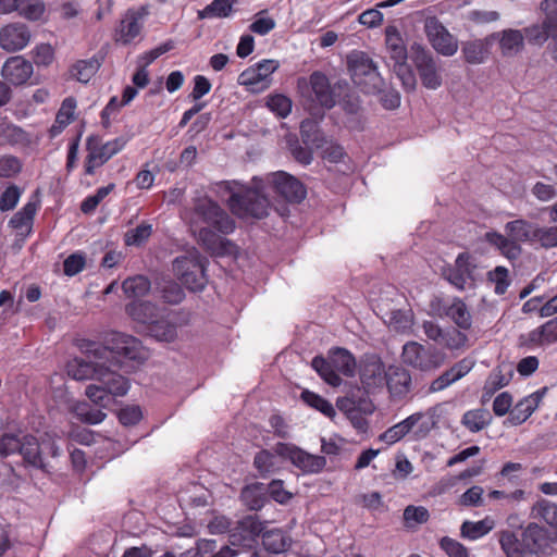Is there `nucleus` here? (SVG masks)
I'll list each match as a JSON object with an SVG mask.
<instances>
[{
    "mask_svg": "<svg viewBox=\"0 0 557 557\" xmlns=\"http://www.w3.org/2000/svg\"><path fill=\"white\" fill-rule=\"evenodd\" d=\"M262 531L263 524L257 516H246L232 525L230 543L232 546L250 547Z\"/></svg>",
    "mask_w": 557,
    "mask_h": 557,
    "instance_id": "4468645a",
    "label": "nucleus"
},
{
    "mask_svg": "<svg viewBox=\"0 0 557 557\" xmlns=\"http://www.w3.org/2000/svg\"><path fill=\"white\" fill-rule=\"evenodd\" d=\"M14 10L28 20L37 21L45 11V4L42 0H14Z\"/></svg>",
    "mask_w": 557,
    "mask_h": 557,
    "instance_id": "49530a36",
    "label": "nucleus"
},
{
    "mask_svg": "<svg viewBox=\"0 0 557 557\" xmlns=\"http://www.w3.org/2000/svg\"><path fill=\"white\" fill-rule=\"evenodd\" d=\"M267 106L280 117H286L292 111V101L284 95L270 96L268 98Z\"/></svg>",
    "mask_w": 557,
    "mask_h": 557,
    "instance_id": "052dcab7",
    "label": "nucleus"
},
{
    "mask_svg": "<svg viewBox=\"0 0 557 557\" xmlns=\"http://www.w3.org/2000/svg\"><path fill=\"white\" fill-rule=\"evenodd\" d=\"M274 451L277 456L288 459L304 473H319L326 466L325 457L309 454L294 444L278 443Z\"/></svg>",
    "mask_w": 557,
    "mask_h": 557,
    "instance_id": "9d476101",
    "label": "nucleus"
},
{
    "mask_svg": "<svg viewBox=\"0 0 557 557\" xmlns=\"http://www.w3.org/2000/svg\"><path fill=\"white\" fill-rule=\"evenodd\" d=\"M75 108L76 101L74 98L69 97L63 100L55 117V123L59 125L60 129H62L72 122L74 117Z\"/></svg>",
    "mask_w": 557,
    "mask_h": 557,
    "instance_id": "0e129e2a",
    "label": "nucleus"
},
{
    "mask_svg": "<svg viewBox=\"0 0 557 557\" xmlns=\"http://www.w3.org/2000/svg\"><path fill=\"white\" fill-rule=\"evenodd\" d=\"M536 223L529 222L523 219L507 222L505 232L509 237L515 238L518 243H534Z\"/></svg>",
    "mask_w": 557,
    "mask_h": 557,
    "instance_id": "c756f323",
    "label": "nucleus"
},
{
    "mask_svg": "<svg viewBox=\"0 0 557 557\" xmlns=\"http://www.w3.org/2000/svg\"><path fill=\"white\" fill-rule=\"evenodd\" d=\"M86 149L88 153L85 160V174L87 175H92L97 168H100L113 157L97 135H90L87 138Z\"/></svg>",
    "mask_w": 557,
    "mask_h": 557,
    "instance_id": "4be33fe9",
    "label": "nucleus"
},
{
    "mask_svg": "<svg viewBox=\"0 0 557 557\" xmlns=\"http://www.w3.org/2000/svg\"><path fill=\"white\" fill-rule=\"evenodd\" d=\"M393 71L406 90H414L417 86V79L412 69L407 64V60H403L401 62H394Z\"/></svg>",
    "mask_w": 557,
    "mask_h": 557,
    "instance_id": "864d4df0",
    "label": "nucleus"
},
{
    "mask_svg": "<svg viewBox=\"0 0 557 557\" xmlns=\"http://www.w3.org/2000/svg\"><path fill=\"white\" fill-rule=\"evenodd\" d=\"M126 312L133 320L147 325L158 317L157 307L149 301H133L127 305Z\"/></svg>",
    "mask_w": 557,
    "mask_h": 557,
    "instance_id": "e433bc0d",
    "label": "nucleus"
},
{
    "mask_svg": "<svg viewBox=\"0 0 557 557\" xmlns=\"http://www.w3.org/2000/svg\"><path fill=\"white\" fill-rule=\"evenodd\" d=\"M404 524L409 530H416L418 525L428 522L429 510L423 506L409 505L404 509Z\"/></svg>",
    "mask_w": 557,
    "mask_h": 557,
    "instance_id": "a18cd8bd",
    "label": "nucleus"
},
{
    "mask_svg": "<svg viewBox=\"0 0 557 557\" xmlns=\"http://www.w3.org/2000/svg\"><path fill=\"white\" fill-rule=\"evenodd\" d=\"M253 466L262 478H268L280 469L275 455L267 449L255 456Z\"/></svg>",
    "mask_w": 557,
    "mask_h": 557,
    "instance_id": "c03bdc74",
    "label": "nucleus"
},
{
    "mask_svg": "<svg viewBox=\"0 0 557 557\" xmlns=\"http://www.w3.org/2000/svg\"><path fill=\"white\" fill-rule=\"evenodd\" d=\"M474 367V361L470 358H463L445 370L440 376L430 384L429 392L437 393L449 387L455 382L466 376Z\"/></svg>",
    "mask_w": 557,
    "mask_h": 557,
    "instance_id": "6ab92c4d",
    "label": "nucleus"
},
{
    "mask_svg": "<svg viewBox=\"0 0 557 557\" xmlns=\"http://www.w3.org/2000/svg\"><path fill=\"white\" fill-rule=\"evenodd\" d=\"M83 348L86 357L75 358L66 364L69 376L76 381L97 380L103 377V375H109L108 371L111 370V367L107 366L106 362L110 356L119 358L116 362L121 367L126 361L139 364L147 359V351L140 341L120 332L107 334L104 345L90 342Z\"/></svg>",
    "mask_w": 557,
    "mask_h": 557,
    "instance_id": "f257e3e1",
    "label": "nucleus"
},
{
    "mask_svg": "<svg viewBox=\"0 0 557 557\" xmlns=\"http://www.w3.org/2000/svg\"><path fill=\"white\" fill-rule=\"evenodd\" d=\"M425 352L426 349L421 344L408 342L403 347L401 358L406 364L424 371Z\"/></svg>",
    "mask_w": 557,
    "mask_h": 557,
    "instance_id": "ea45409f",
    "label": "nucleus"
},
{
    "mask_svg": "<svg viewBox=\"0 0 557 557\" xmlns=\"http://www.w3.org/2000/svg\"><path fill=\"white\" fill-rule=\"evenodd\" d=\"M426 35L432 47L441 54L450 57L458 50L457 39L436 20L425 25Z\"/></svg>",
    "mask_w": 557,
    "mask_h": 557,
    "instance_id": "2eb2a0df",
    "label": "nucleus"
},
{
    "mask_svg": "<svg viewBox=\"0 0 557 557\" xmlns=\"http://www.w3.org/2000/svg\"><path fill=\"white\" fill-rule=\"evenodd\" d=\"M385 44L391 60H393L394 62H401L403 60H407V49L405 47L400 33L395 26L386 27Z\"/></svg>",
    "mask_w": 557,
    "mask_h": 557,
    "instance_id": "72a5a7b5",
    "label": "nucleus"
},
{
    "mask_svg": "<svg viewBox=\"0 0 557 557\" xmlns=\"http://www.w3.org/2000/svg\"><path fill=\"white\" fill-rule=\"evenodd\" d=\"M236 0H213L202 11L199 12L201 18L206 17H226L231 14Z\"/></svg>",
    "mask_w": 557,
    "mask_h": 557,
    "instance_id": "603ef678",
    "label": "nucleus"
},
{
    "mask_svg": "<svg viewBox=\"0 0 557 557\" xmlns=\"http://www.w3.org/2000/svg\"><path fill=\"white\" fill-rule=\"evenodd\" d=\"M476 264L468 252L457 256L454 264L443 268V277L458 290L471 289L475 286Z\"/></svg>",
    "mask_w": 557,
    "mask_h": 557,
    "instance_id": "1a4fd4ad",
    "label": "nucleus"
},
{
    "mask_svg": "<svg viewBox=\"0 0 557 557\" xmlns=\"http://www.w3.org/2000/svg\"><path fill=\"white\" fill-rule=\"evenodd\" d=\"M411 385L410 373L403 368H391L387 373V386L389 392L395 396L406 395Z\"/></svg>",
    "mask_w": 557,
    "mask_h": 557,
    "instance_id": "7c9ffc66",
    "label": "nucleus"
},
{
    "mask_svg": "<svg viewBox=\"0 0 557 557\" xmlns=\"http://www.w3.org/2000/svg\"><path fill=\"white\" fill-rule=\"evenodd\" d=\"M302 143L308 147L323 148L327 144L326 136L321 132L315 121L307 119L300 124Z\"/></svg>",
    "mask_w": 557,
    "mask_h": 557,
    "instance_id": "2f4dec72",
    "label": "nucleus"
},
{
    "mask_svg": "<svg viewBox=\"0 0 557 557\" xmlns=\"http://www.w3.org/2000/svg\"><path fill=\"white\" fill-rule=\"evenodd\" d=\"M160 293H161L162 299L165 302L171 304V305L180 304L185 297V294H184V290L182 289V287L177 283L172 282V281L164 282V284L161 287Z\"/></svg>",
    "mask_w": 557,
    "mask_h": 557,
    "instance_id": "680f3d73",
    "label": "nucleus"
},
{
    "mask_svg": "<svg viewBox=\"0 0 557 557\" xmlns=\"http://www.w3.org/2000/svg\"><path fill=\"white\" fill-rule=\"evenodd\" d=\"M290 537L280 529L263 532L262 544L264 548L273 554H281L290 546Z\"/></svg>",
    "mask_w": 557,
    "mask_h": 557,
    "instance_id": "f704fd0d",
    "label": "nucleus"
},
{
    "mask_svg": "<svg viewBox=\"0 0 557 557\" xmlns=\"http://www.w3.org/2000/svg\"><path fill=\"white\" fill-rule=\"evenodd\" d=\"M557 342V317L543 325L532 330L525 336L523 344L531 346H545Z\"/></svg>",
    "mask_w": 557,
    "mask_h": 557,
    "instance_id": "b1692460",
    "label": "nucleus"
},
{
    "mask_svg": "<svg viewBox=\"0 0 557 557\" xmlns=\"http://www.w3.org/2000/svg\"><path fill=\"white\" fill-rule=\"evenodd\" d=\"M1 74L11 84L23 85L33 74V64L21 55L11 57L3 64Z\"/></svg>",
    "mask_w": 557,
    "mask_h": 557,
    "instance_id": "412c9836",
    "label": "nucleus"
},
{
    "mask_svg": "<svg viewBox=\"0 0 557 557\" xmlns=\"http://www.w3.org/2000/svg\"><path fill=\"white\" fill-rule=\"evenodd\" d=\"M347 66L355 84L362 86L367 92L380 91L384 82L376 64L363 51L354 50L347 55Z\"/></svg>",
    "mask_w": 557,
    "mask_h": 557,
    "instance_id": "423d86ee",
    "label": "nucleus"
},
{
    "mask_svg": "<svg viewBox=\"0 0 557 557\" xmlns=\"http://www.w3.org/2000/svg\"><path fill=\"white\" fill-rule=\"evenodd\" d=\"M493 36L498 38L502 53L506 57L515 55L523 49L524 36L521 30L505 29Z\"/></svg>",
    "mask_w": 557,
    "mask_h": 557,
    "instance_id": "c85d7f7f",
    "label": "nucleus"
},
{
    "mask_svg": "<svg viewBox=\"0 0 557 557\" xmlns=\"http://www.w3.org/2000/svg\"><path fill=\"white\" fill-rule=\"evenodd\" d=\"M30 40L28 27L22 23H12L0 29V47L7 52L24 49Z\"/></svg>",
    "mask_w": 557,
    "mask_h": 557,
    "instance_id": "a211bd4d",
    "label": "nucleus"
},
{
    "mask_svg": "<svg viewBox=\"0 0 557 557\" xmlns=\"http://www.w3.org/2000/svg\"><path fill=\"white\" fill-rule=\"evenodd\" d=\"M122 288L127 297L139 298L145 296L150 289V282L147 277L137 275L126 278Z\"/></svg>",
    "mask_w": 557,
    "mask_h": 557,
    "instance_id": "8fccbe9b",
    "label": "nucleus"
},
{
    "mask_svg": "<svg viewBox=\"0 0 557 557\" xmlns=\"http://www.w3.org/2000/svg\"><path fill=\"white\" fill-rule=\"evenodd\" d=\"M148 14L145 8L128 10L115 29V41L123 45L131 44L141 32L143 20Z\"/></svg>",
    "mask_w": 557,
    "mask_h": 557,
    "instance_id": "dca6fc26",
    "label": "nucleus"
},
{
    "mask_svg": "<svg viewBox=\"0 0 557 557\" xmlns=\"http://www.w3.org/2000/svg\"><path fill=\"white\" fill-rule=\"evenodd\" d=\"M45 454H49L53 458L60 455V447L55 443L54 435L45 433L39 440L33 435L22 436L20 455L23 457L24 462L48 472V463L44 457Z\"/></svg>",
    "mask_w": 557,
    "mask_h": 557,
    "instance_id": "0eeeda50",
    "label": "nucleus"
},
{
    "mask_svg": "<svg viewBox=\"0 0 557 557\" xmlns=\"http://www.w3.org/2000/svg\"><path fill=\"white\" fill-rule=\"evenodd\" d=\"M205 260L206 259L203 257H201L196 250H194L188 255L175 258L173 261V271L181 280L183 276H185V273L190 272L191 269H194L197 264Z\"/></svg>",
    "mask_w": 557,
    "mask_h": 557,
    "instance_id": "09e8293b",
    "label": "nucleus"
},
{
    "mask_svg": "<svg viewBox=\"0 0 557 557\" xmlns=\"http://www.w3.org/2000/svg\"><path fill=\"white\" fill-rule=\"evenodd\" d=\"M540 8L545 15L542 22L557 29V0H543Z\"/></svg>",
    "mask_w": 557,
    "mask_h": 557,
    "instance_id": "774afa93",
    "label": "nucleus"
},
{
    "mask_svg": "<svg viewBox=\"0 0 557 557\" xmlns=\"http://www.w3.org/2000/svg\"><path fill=\"white\" fill-rule=\"evenodd\" d=\"M273 190L289 202H300L306 197V188L300 181L280 171L267 177Z\"/></svg>",
    "mask_w": 557,
    "mask_h": 557,
    "instance_id": "ddd939ff",
    "label": "nucleus"
},
{
    "mask_svg": "<svg viewBox=\"0 0 557 557\" xmlns=\"http://www.w3.org/2000/svg\"><path fill=\"white\" fill-rule=\"evenodd\" d=\"M467 342L468 336L465 333L457 329H451L444 332L443 342L441 345H444L450 350H459L466 346Z\"/></svg>",
    "mask_w": 557,
    "mask_h": 557,
    "instance_id": "e2e57ef3",
    "label": "nucleus"
},
{
    "mask_svg": "<svg viewBox=\"0 0 557 557\" xmlns=\"http://www.w3.org/2000/svg\"><path fill=\"white\" fill-rule=\"evenodd\" d=\"M388 325L396 332H406L412 326L410 310H393L388 317Z\"/></svg>",
    "mask_w": 557,
    "mask_h": 557,
    "instance_id": "13d9d810",
    "label": "nucleus"
},
{
    "mask_svg": "<svg viewBox=\"0 0 557 557\" xmlns=\"http://www.w3.org/2000/svg\"><path fill=\"white\" fill-rule=\"evenodd\" d=\"M494 528V521L485 518L473 522L465 521L460 527L461 536L471 541L478 540L486 535Z\"/></svg>",
    "mask_w": 557,
    "mask_h": 557,
    "instance_id": "79ce46f5",
    "label": "nucleus"
},
{
    "mask_svg": "<svg viewBox=\"0 0 557 557\" xmlns=\"http://www.w3.org/2000/svg\"><path fill=\"white\" fill-rule=\"evenodd\" d=\"M191 227L212 226L221 234H231L235 230L234 220L212 199L201 197L195 200L189 218Z\"/></svg>",
    "mask_w": 557,
    "mask_h": 557,
    "instance_id": "39448f33",
    "label": "nucleus"
},
{
    "mask_svg": "<svg viewBox=\"0 0 557 557\" xmlns=\"http://www.w3.org/2000/svg\"><path fill=\"white\" fill-rule=\"evenodd\" d=\"M411 59L419 72L423 86L429 89H437L442 85V77L437 72L435 61L430 51L414 44L411 47Z\"/></svg>",
    "mask_w": 557,
    "mask_h": 557,
    "instance_id": "f8f14e48",
    "label": "nucleus"
},
{
    "mask_svg": "<svg viewBox=\"0 0 557 557\" xmlns=\"http://www.w3.org/2000/svg\"><path fill=\"white\" fill-rule=\"evenodd\" d=\"M441 547L449 557H469L467 547L450 537H443Z\"/></svg>",
    "mask_w": 557,
    "mask_h": 557,
    "instance_id": "338daca9",
    "label": "nucleus"
},
{
    "mask_svg": "<svg viewBox=\"0 0 557 557\" xmlns=\"http://www.w3.org/2000/svg\"><path fill=\"white\" fill-rule=\"evenodd\" d=\"M530 516L548 524L553 529V540L557 542V504L541 497L531 507Z\"/></svg>",
    "mask_w": 557,
    "mask_h": 557,
    "instance_id": "a878e982",
    "label": "nucleus"
},
{
    "mask_svg": "<svg viewBox=\"0 0 557 557\" xmlns=\"http://www.w3.org/2000/svg\"><path fill=\"white\" fill-rule=\"evenodd\" d=\"M443 313L449 318L459 329L469 330L472 325V317L467 305L458 297H455L453 301L442 306Z\"/></svg>",
    "mask_w": 557,
    "mask_h": 557,
    "instance_id": "393cba45",
    "label": "nucleus"
},
{
    "mask_svg": "<svg viewBox=\"0 0 557 557\" xmlns=\"http://www.w3.org/2000/svg\"><path fill=\"white\" fill-rule=\"evenodd\" d=\"M422 419L423 413L416 412L399 423L388 428L384 433L380 435V440L388 445H392L405 437Z\"/></svg>",
    "mask_w": 557,
    "mask_h": 557,
    "instance_id": "cd10ccee",
    "label": "nucleus"
},
{
    "mask_svg": "<svg viewBox=\"0 0 557 557\" xmlns=\"http://www.w3.org/2000/svg\"><path fill=\"white\" fill-rule=\"evenodd\" d=\"M534 243H539L543 248L557 247V226H540L535 231Z\"/></svg>",
    "mask_w": 557,
    "mask_h": 557,
    "instance_id": "bf43d9fd",
    "label": "nucleus"
},
{
    "mask_svg": "<svg viewBox=\"0 0 557 557\" xmlns=\"http://www.w3.org/2000/svg\"><path fill=\"white\" fill-rule=\"evenodd\" d=\"M220 191L230 194L227 205L239 218L262 219L268 215L270 201L263 191V181L253 177L251 186L238 182H221Z\"/></svg>",
    "mask_w": 557,
    "mask_h": 557,
    "instance_id": "f03ea898",
    "label": "nucleus"
},
{
    "mask_svg": "<svg viewBox=\"0 0 557 557\" xmlns=\"http://www.w3.org/2000/svg\"><path fill=\"white\" fill-rule=\"evenodd\" d=\"M149 334L160 342H173L176 336V325L165 319H154L148 325Z\"/></svg>",
    "mask_w": 557,
    "mask_h": 557,
    "instance_id": "37998d69",
    "label": "nucleus"
},
{
    "mask_svg": "<svg viewBox=\"0 0 557 557\" xmlns=\"http://www.w3.org/2000/svg\"><path fill=\"white\" fill-rule=\"evenodd\" d=\"M311 366L327 384L334 387L342 384L339 373L350 377L356 371V360L345 348L332 349L327 359L322 356L314 357Z\"/></svg>",
    "mask_w": 557,
    "mask_h": 557,
    "instance_id": "20e7f679",
    "label": "nucleus"
},
{
    "mask_svg": "<svg viewBox=\"0 0 557 557\" xmlns=\"http://www.w3.org/2000/svg\"><path fill=\"white\" fill-rule=\"evenodd\" d=\"M152 224L141 222L135 228L128 230L124 235L126 246L139 247L144 245L152 234Z\"/></svg>",
    "mask_w": 557,
    "mask_h": 557,
    "instance_id": "de8ad7c7",
    "label": "nucleus"
},
{
    "mask_svg": "<svg viewBox=\"0 0 557 557\" xmlns=\"http://www.w3.org/2000/svg\"><path fill=\"white\" fill-rule=\"evenodd\" d=\"M203 262L201 261L180 280L183 285L193 292L202 290L207 284Z\"/></svg>",
    "mask_w": 557,
    "mask_h": 557,
    "instance_id": "3c124183",
    "label": "nucleus"
},
{
    "mask_svg": "<svg viewBox=\"0 0 557 557\" xmlns=\"http://www.w3.org/2000/svg\"><path fill=\"white\" fill-rule=\"evenodd\" d=\"M280 66L276 60H262L250 66L238 76V83L247 86L253 92L263 91L270 85V76Z\"/></svg>",
    "mask_w": 557,
    "mask_h": 557,
    "instance_id": "9b49d317",
    "label": "nucleus"
},
{
    "mask_svg": "<svg viewBox=\"0 0 557 557\" xmlns=\"http://www.w3.org/2000/svg\"><path fill=\"white\" fill-rule=\"evenodd\" d=\"M191 233L197 242L212 255H225L231 252L233 244L222 237L212 226L191 227Z\"/></svg>",
    "mask_w": 557,
    "mask_h": 557,
    "instance_id": "f3484780",
    "label": "nucleus"
},
{
    "mask_svg": "<svg viewBox=\"0 0 557 557\" xmlns=\"http://www.w3.org/2000/svg\"><path fill=\"white\" fill-rule=\"evenodd\" d=\"M523 36L530 44L536 46H542L548 38H552L553 41L557 42V29L549 25H545L544 22L524 28Z\"/></svg>",
    "mask_w": 557,
    "mask_h": 557,
    "instance_id": "4c0bfd02",
    "label": "nucleus"
},
{
    "mask_svg": "<svg viewBox=\"0 0 557 557\" xmlns=\"http://www.w3.org/2000/svg\"><path fill=\"white\" fill-rule=\"evenodd\" d=\"M310 85L314 94L315 101L326 109H331L336 103V95L332 88L329 78L321 72H313L310 75Z\"/></svg>",
    "mask_w": 557,
    "mask_h": 557,
    "instance_id": "5701e85b",
    "label": "nucleus"
},
{
    "mask_svg": "<svg viewBox=\"0 0 557 557\" xmlns=\"http://www.w3.org/2000/svg\"><path fill=\"white\" fill-rule=\"evenodd\" d=\"M240 499L250 510H260L267 502V487L263 483H253L243 488Z\"/></svg>",
    "mask_w": 557,
    "mask_h": 557,
    "instance_id": "473e14b6",
    "label": "nucleus"
},
{
    "mask_svg": "<svg viewBox=\"0 0 557 557\" xmlns=\"http://www.w3.org/2000/svg\"><path fill=\"white\" fill-rule=\"evenodd\" d=\"M101 58L94 57L89 60L77 61L71 70V74L81 83H88L101 66Z\"/></svg>",
    "mask_w": 557,
    "mask_h": 557,
    "instance_id": "a19ab883",
    "label": "nucleus"
},
{
    "mask_svg": "<svg viewBox=\"0 0 557 557\" xmlns=\"http://www.w3.org/2000/svg\"><path fill=\"white\" fill-rule=\"evenodd\" d=\"M301 399L329 418L335 416V409L332 404L313 392L304 391L301 393Z\"/></svg>",
    "mask_w": 557,
    "mask_h": 557,
    "instance_id": "5fc2aeb1",
    "label": "nucleus"
},
{
    "mask_svg": "<svg viewBox=\"0 0 557 557\" xmlns=\"http://www.w3.org/2000/svg\"><path fill=\"white\" fill-rule=\"evenodd\" d=\"M550 542H554L553 533L535 522H530L522 530L520 537L510 531L503 532L499 537L500 547L507 557H522L524 553L539 554Z\"/></svg>",
    "mask_w": 557,
    "mask_h": 557,
    "instance_id": "7ed1b4c3",
    "label": "nucleus"
},
{
    "mask_svg": "<svg viewBox=\"0 0 557 557\" xmlns=\"http://www.w3.org/2000/svg\"><path fill=\"white\" fill-rule=\"evenodd\" d=\"M486 242L497 248L499 252L509 260H516L520 257L522 249L519 243L507 234L488 232L485 235Z\"/></svg>",
    "mask_w": 557,
    "mask_h": 557,
    "instance_id": "bb28decb",
    "label": "nucleus"
},
{
    "mask_svg": "<svg viewBox=\"0 0 557 557\" xmlns=\"http://www.w3.org/2000/svg\"><path fill=\"white\" fill-rule=\"evenodd\" d=\"M488 280L495 284V293L503 295L509 286L508 270L505 267H496L488 272Z\"/></svg>",
    "mask_w": 557,
    "mask_h": 557,
    "instance_id": "69168bd1",
    "label": "nucleus"
},
{
    "mask_svg": "<svg viewBox=\"0 0 557 557\" xmlns=\"http://www.w3.org/2000/svg\"><path fill=\"white\" fill-rule=\"evenodd\" d=\"M546 388L539 389L521 399L509 412L505 424L520 425L535 411L539 407Z\"/></svg>",
    "mask_w": 557,
    "mask_h": 557,
    "instance_id": "aec40b11",
    "label": "nucleus"
},
{
    "mask_svg": "<svg viewBox=\"0 0 557 557\" xmlns=\"http://www.w3.org/2000/svg\"><path fill=\"white\" fill-rule=\"evenodd\" d=\"M37 206L34 202H27L18 212H16L10 220V225L13 228L22 230L29 227L36 214Z\"/></svg>",
    "mask_w": 557,
    "mask_h": 557,
    "instance_id": "6e6d98bb",
    "label": "nucleus"
},
{
    "mask_svg": "<svg viewBox=\"0 0 557 557\" xmlns=\"http://www.w3.org/2000/svg\"><path fill=\"white\" fill-rule=\"evenodd\" d=\"M511 370L509 369L508 372L504 373V368L498 367L496 368L491 375L488 376V380L485 383L484 389L487 395H491L495 393L497 389L506 386L509 384L511 379Z\"/></svg>",
    "mask_w": 557,
    "mask_h": 557,
    "instance_id": "4d7b16f0",
    "label": "nucleus"
},
{
    "mask_svg": "<svg viewBox=\"0 0 557 557\" xmlns=\"http://www.w3.org/2000/svg\"><path fill=\"white\" fill-rule=\"evenodd\" d=\"M109 375L98 377L99 384H90L86 387V396L96 405L106 407L110 401V396H124L128 392L129 383L126 377L116 373L114 370L108 371Z\"/></svg>",
    "mask_w": 557,
    "mask_h": 557,
    "instance_id": "6e6552de",
    "label": "nucleus"
},
{
    "mask_svg": "<svg viewBox=\"0 0 557 557\" xmlns=\"http://www.w3.org/2000/svg\"><path fill=\"white\" fill-rule=\"evenodd\" d=\"M461 52L465 60L470 64H481L487 57V45L481 40H470L462 44Z\"/></svg>",
    "mask_w": 557,
    "mask_h": 557,
    "instance_id": "58836bf2",
    "label": "nucleus"
},
{
    "mask_svg": "<svg viewBox=\"0 0 557 557\" xmlns=\"http://www.w3.org/2000/svg\"><path fill=\"white\" fill-rule=\"evenodd\" d=\"M492 419L488 410L483 408L472 409L463 413L461 424L470 432L476 433L490 425Z\"/></svg>",
    "mask_w": 557,
    "mask_h": 557,
    "instance_id": "c9c22d12",
    "label": "nucleus"
}]
</instances>
